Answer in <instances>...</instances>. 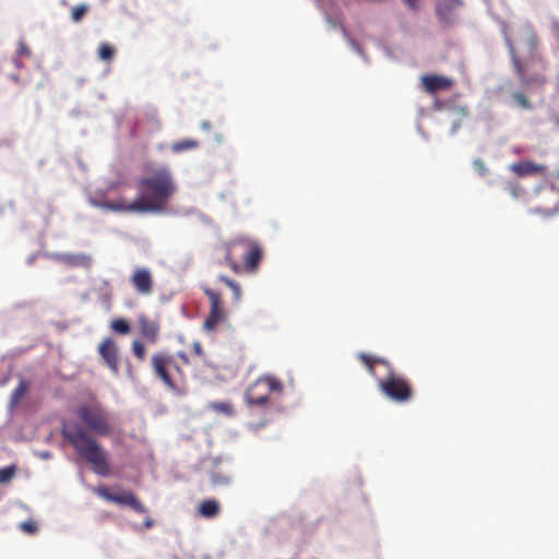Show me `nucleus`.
<instances>
[{
	"mask_svg": "<svg viewBox=\"0 0 559 559\" xmlns=\"http://www.w3.org/2000/svg\"><path fill=\"white\" fill-rule=\"evenodd\" d=\"M75 415L80 424L63 423L62 437L95 474L102 477L109 476L111 468L108 452L95 438L108 437L114 432L109 412L98 401H92L80 404Z\"/></svg>",
	"mask_w": 559,
	"mask_h": 559,
	"instance_id": "f257e3e1",
	"label": "nucleus"
},
{
	"mask_svg": "<svg viewBox=\"0 0 559 559\" xmlns=\"http://www.w3.org/2000/svg\"><path fill=\"white\" fill-rule=\"evenodd\" d=\"M136 187L139 194L132 202L108 201L104 207L124 213H160L177 190L168 168L152 170L138 180Z\"/></svg>",
	"mask_w": 559,
	"mask_h": 559,
	"instance_id": "f03ea898",
	"label": "nucleus"
},
{
	"mask_svg": "<svg viewBox=\"0 0 559 559\" xmlns=\"http://www.w3.org/2000/svg\"><path fill=\"white\" fill-rule=\"evenodd\" d=\"M358 358L366 366L369 373L378 381L379 390L390 400L406 403L413 397L411 381L395 372L390 362L383 358L368 354H359Z\"/></svg>",
	"mask_w": 559,
	"mask_h": 559,
	"instance_id": "7ed1b4c3",
	"label": "nucleus"
},
{
	"mask_svg": "<svg viewBox=\"0 0 559 559\" xmlns=\"http://www.w3.org/2000/svg\"><path fill=\"white\" fill-rule=\"evenodd\" d=\"M224 249L225 263L236 274L255 272L262 260V248L250 238L233 239L225 243Z\"/></svg>",
	"mask_w": 559,
	"mask_h": 559,
	"instance_id": "20e7f679",
	"label": "nucleus"
},
{
	"mask_svg": "<svg viewBox=\"0 0 559 559\" xmlns=\"http://www.w3.org/2000/svg\"><path fill=\"white\" fill-rule=\"evenodd\" d=\"M150 365L154 377L167 389L183 393L187 378L174 355L157 350L151 356Z\"/></svg>",
	"mask_w": 559,
	"mask_h": 559,
	"instance_id": "39448f33",
	"label": "nucleus"
},
{
	"mask_svg": "<svg viewBox=\"0 0 559 559\" xmlns=\"http://www.w3.org/2000/svg\"><path fill=\"white\" fill-rule=\"evenodd\" d=\"M283 384L274 377L258 378L246 392V402L250 406H263L272 392H282Z\"/></svg>",
	"mask_w": 559,
	"mask_h": 559,
	"instance_id": "423d86ee",
	"label": "nucleus"
},
{
	"mask_svg": "<svg viewBox=\"0 0 559 559\" xmlns=\"http://www.w3.org/2000/svg\"><path fill=\"white\" fill-rule=\"evenodd\" d=\"M93 492L106 501L117 503L119 506H127L136 513H146L147 509L138 499V497L130 490L122 491L121 493H112L109 487L105 485L93 488Z\"/></svg>",
	"mask_w": 559,
	"mask_h": 559,
	"instance_id": "0eeeda50",
	"label": "nucleus"
},
{
	"mask_svg": "<svg viewBox=\"0 0 559 559\" xmlns=\"http://www.w3.org/2000/svg\"><path fill=\"white\" fill-rule=\"evenodd\" d=\"M509 51L511 57V62L514 69V72L519 79V82L522 86H538L542 87L547 83V79L544 73H528L526 67L522 62L521 58L518 56L514 46L511 41H509Z\"/></svg>",
	"mask_w": 559,
	"mask_h": 559,
	"instance_id": "6e6552de",
	"label": "nucleus"
},
{
	"mask_svg": "<svg viewBox=\"0 0 559 559\" xmlns=\"http://www.w3.org/2000/svg\"><path fill=\"white\" fill-rule=\"evenodd\" d=\"M204 294L207 296L211 304L209 317L204 321V329L212 331L224 320L225 310L221 295L217 292L211 288H204Z\"/></svg>",
	"mask_w": 559,
	"mask_h": 559,
	"instance_id": "1a4fd4ad",
	"label": "nucleus"
},
{
	"mask_svg": "<svg viewBox=\"0 0 559 559\" xmlns=\"http://www.w3.org/2000/svg\"><path fill=\"white\" fill-rule=\"evenodd\" d=\"M98 354L109 370L117 376L120 369V355L117 343L111 337H106L98 346Z\"/></svg>",
	"mask_w": 559,
	"mask_h": 559,
	"instance_id": "9d476101",
	"label": "nucleus"
},
{
	"mask_svg": "<svg viewBox=\"0 0 559 559\" xmlns=\"http://www.w3.org/2000/svg\"><path fill=\"white\" fill-rule=\"evenodd\" d=\"M138 326L140 335L148 343L156 344L159 338L160 324L156 319L150 318L145 313L138 316Z\"/></svg>",
	"mask_w": 559,
	"mask_h": 559,
	"instance_id": "9b49d317",
	"label": "nucleus"
},
{
	"mask_svg": "<svg viewBox=\"0 0 559 559\" xmlns=\"http://www.w3.org/2000/svg\"><path fill=\"white\" fill-rule=\"evenodd\" d=\"M130 282L136 293L141 295H151L153 292V275L148 269L138 267L130 277Z\"/></svg>",
	"mask_w": 559,
	"mask_h": 559,
	"instance_id": "f8f14e48",
	"label": "nucleus"
},
{
	"mask_svg": "<svg viewBox=\"0 0 559 559\" xmlns=\"http://www.w3.org/2000/svg\"><path fill=\"white\" fill-rule=\"evenodd\" d=\"M421 84L426 92L435 94L438 91L450 90L453 86V80L438 74H427L421 76Z\"/></svg>",
	"mask_w": 559,
	"mask_h": 559,
	"instance_id": "ddd939ff",
	"label": "nucleus"
},
{
	"mask_svg": "<svg viewBox=\"0 0 559 559\" xmlns=\"http://www.w3.org/2000/svg\"><path fill=\"white\" fill-rule=\"evenodd\" d=\"M510 169L518 177L537 176L544 175L547 170V166L544 164H536L533 160H521L510 166Z\"/></svg>",
	"mask_w": 559,
	"mask_h": 559,
	"instance_id": "4468645a",
	"label": "nucleus"
},
{
	"mask_svg": "<svg viewBox=\"0 0 559 559\" xmlns=\"http://www.w3.org/2000/svg\"><path fill=\"white\" fill-rule=\"evenodd\" d=\"M219 512L221 506L216 499L203 500L198 507V514L204 519L216 518Z\"/></svg>",
	"mask_w": 559,
	"mask_h": 559,
	"instance_id": "2eb2a0df",
	"label": "nucleus"
},
{
	"mask_svg": "<svg viewBox=\"0 0 559 559\" xmlns=\"http://www.w3.org/2000/svg\"><path fill=\"white\" fill-rule=\"evenodd\" d=\"M62 261L70 266L90 267L92 263V258L84 253L66 254L62 258Z\"/></svg>",
	"mask_w": 559,
	"mask_h": 559,
	"instance_id": "dca6fc26",
	"label": "nucleus"
},
{
	"mask_svg": "<svg viewBox=\"0 0 559 559\" xmlns=\"http://www.w3.org/2000/svg\"><path fill=\"white\" fill-rule=\"evenodd\" d=\"M199 146V142L192 139H185L178 142L173 143L171 151L174 153H181L183 151H189L197 148Z\"/></svg>",
	"mask_w": 559,
	"mask_h": 559,
	"instance_id": "f3484780",
	"label": "nucleus"
},
{
	"mask_svg": "<svg viewBox=\"0 0 559 559\" xmlns=\"http://www.w3.org/2000/svg\"><path fill=\"white\" fill-rule=\"evenodd\" d=\"M210 408L216 413L224 414L226 416L234 415V406L229 402H212Z\"/></svg>",
	"mask_w": 559,
	"mask_h": 559,
	"instance_id": "a211bd4d",
	"label": "nucleus"
},
{
	"mask_svg": "<svg viewBox=\"0 0 559 559\" xmlns=\"http://www.w3.org/2000/svg\"><path fill=\"white\" fill-rule=\"evenodd\" d=\"M218 278L230 288L234 300L238 302L241 299V288L239 284L225 275H219Z\"/></svg>",
	"mask_w": 559,
	"mask_h": 559,
	"instance_id": "6ab92c4d",
	"label": "nucleus"
},
{
	"mask_svg": "<svg viewBox=\"0 0 559 559\" xmlns=\"http://www.w3.org/2000/svg\"><path fill=\"white\" fill-rule=\"evenodd\" d=\"M461 5L460 0H447V2H439L436 12L440 20H445V11H450L455 7Z\"/></svg>",
	"mask_w": 559,
	"mask_h": 559,
	"instance_id": "aec40b11",
	"label": "nucleus"
},
{
	"mask_svg": "<svg viewBox=\"0 0 559 559\" xmlns=\"http://www.w3.org/2000/svg\"><path fill=\"white\" fill-rule=\"evenodd\" d=\"M116 49L107 43H102L98 48V58L103 61H111L115 57Z\"/></svg>",
	"mask_w": 559,
	"mask_h": 559,
	"instance_id": "412c9836",
	"label": "nucleus"
},
{
	"mask_svg": "<svg viewBox=\"0 0 559 559\" xmlns=\"http://www.w3.org/2000/svg\"><path fill=\"white\" fill-rule=\"evenodd\" d=\"M131 350L138 361H144L146 358V347L140 340H133L131 344Z\"/></svg>",
	"mask_w": 559,
	"mask_h": 559,
	"instance_id": "4be33fe9",
	"label": "nucleus"
},
{
	"mask_svg": "<svg viewBox=\"0 0 559 559\" xmlns=\"http://www.w3.org/2000/svg\"><path fill=\"white\" fill-rule=\"evenodd\" d=\"M26 391H27V384L24 381H21L12 393V396H11L12 406H15L20 403V401L24 397Z\"/></svg>",
	"mask_w": 559,
	"mask_h": 559,
	"instance_id": "5701e85b",
	"label": "nucleus"
},
{
	"mask_svg": "<svg viewBox=\"0 0 559 559\" xmlns=\"http://www.w3.org/2000/svg\"><path fill=\"white\" fill-rule=\"evenodd\" d=\"M110 328L119 334H128L131 330L129 322L124 319H115L111 321Z\"/></svg>",
	"mask_w": 559,
	"mask_h": 559,
	"instance_id": "b1692460",
	"label": "nucleus"
},
{
	"mask_svg": "<svg viewBox=\"0 0 559 559\" xmlns=\"http://www.w3.org/2000/svg\"><path fill=\"white\" fill-rule=\"evenodd\" d=\"M16 474V467L14 465L5 466L0 468V484L10 483Z\"/></svg>",
	"mask_w": 559,
	"mask_h": 559,
	"instance_id": "393cba45",
	"label": "nucleus"
},
{
	"mask_svg": "<svg viewBox=\"0 0 559 559\" xmlns=\"http://www.w3.org/2000/svg\"><path fill=\"white\" fill-rule=\"evenodd\" d=\"M512 98L522 109H532V103L524 93L515 92L512 94Z\"/></svg>",
	"mask_w": 559,
	"mask_h": 559,
	"instance_id": "a878e982",
	"label": "nucleus"
},
{
	"mask_svg": "<svg viewBox=\"0 0 559 559\" xmlns=\"http://www.w3.org/2000/svg\"><path fill=\"white\" fill-rule=\"evenodd\" d=\"M88 7L86 4H80L72 9L71 17L73 22H80L83 16L87 13Z\"/></svg>",
	"mask_w": 559,
	"mask_h": 559,
	"instance_id": "bb28decb",
	"label": "nucleus"
},
{
	"mask_svg": "<svg viewBox=\"0 0 559 559\" xmlns=\"http://www.w3.org/2000/svg\"><path fill=\"white\" fill-rule=\"evenodd\" d=\"M20 528L27 534H35L38 531L37 524L33 520L22 522Z\"/></svg>",
	"mask_w": 559,
	"mask_h": 559,
	"instance_id": "cd10ccee",
	"label": "nucleus"
},
{
	"mask_svg": "<svg viewBox=\"0 0 559 559\" xmlns=\"http://www.w3.org/2000/svg\"><path fill=\"white\" fill-rule=\"evenodd\" d=\"M228 483H229V478L227 476L217 475V474H213L211 476V484L213 486H224V485H227Z\"/></svg>",
	"mask_w": 559,
	"mask_h": 559,
	"instance_id": "c85d7f7f",
	"label": "nucleus"
},
{
	"mask_svg": "<svg viewBox=\"0 0 559 559\" xmlns=\"http://www.w3.org/2000/svg\"><path fill=\"white\" fill-rule=\"evenodd\" d=\"M16 53L20 58L31 57L32 51L29 47L26 45V43L21 40L17 45Z\"/></svg>",
	"mask_w": 559,
	"mask_h": 559,
	"instance_id": "c756f323",
	"label": "nucleus"
},
{
	"mask_svg": "<svg viewBox=\"0 0 559 559\" xmlns=\"http://www.w3.org/2000/svg\"><path fill=\"white\" fill-rule=\"evenodd\" d=\"M473 166L475 170L481 176H485L488 171L486 164L479 158L473 162Z\"/></svg>",
	"mask_w": 559,
	"mask_h": 559,
	"instance_id": "7c9ffc66",
	"label": "nucleus"
},
{
	"mask_svg": "<svg viewBox=\"0 0 559 559\" xmlns=\"http://www.w3.org/2000/svg\"><path fill=\"white\" fill-rule=\"evenodd\" d=\"M547 182L551 186L552 189H559V169L555 174L548 175Z\"/></svg>",
	"mask_w": 559,
	"mask_h": 559,
	"instance_id": "2f4dec72",
	"label": "nucleus"
},
{
	"mask_svg": "<svg viewBox=\"0 0 559 559\" xmlns=\"http://www.w3.org/2000/svg\"><path fill=\"white\" fill-rule=\"evenodd\" d=\"M192 350L199 357H203V355H204V352H203V348H202V345L200 342H193Z\"/></svg>",
	"mask_w": 559,
	"mask_h": 559,
	"instance_id": "473e14b6",
	"label": "nucleus"
},
{
	"mask_svg": "<svg viewBox=\"0 0 559 559\" xmlns=\"http://www.w3.org/2000/svg\"><path fill=\"white\" fill-rule=\"evenodd\" d=\"M177 356L181 359L183 364L188 365L190 362L189 357L186 353L179 352Z\"/></svg>",
	"mask_w": 559,
	"mask_h": 559,
	"instance_id": "72a5a7b5",
	"label": "nucleus"
},
{
	"mask_svg": "<svg viewBox=\"0 0 559 559\" xmlns=\"http://www.w3.org/2000/svg\"><path fill=\"white\" fill-rule=\"evenodd\" d=\"M406 2V4L412 9V10H416L417 9V0H404Z\"/></svg>",
	"mask_w": 559,
	"mask_h": 559,
	"instance_id": "f704fd0d",
	"label": "nucleus"
},
{
	"mask_svg": "<svg viewBox=\"0 0 559 559\" xmlns=\"http://www.w3.org/2000/svg\"><path fill=\"white\" fill-rule=\"evenodd\" d=\"M144 526H145L146 528H151V527L153 526V520H152V519H150V518H148V519H146V520L144 521Z\"/></svg>",
	"mask_w": 559,
	"mask_h": 559,
	"instance_id": "c9c22d12",
	"label": "nucleus"
},
{
	"mask_svg": "<svg viewBox=\"0 0 559 559\" xmlns=\"http://www.w3.org/2000/svg\"><path fill=\"white\" fill-rule=\"evenodd\" d=\"M201 127H202V129H204V130H207V131H209V130H211V127H212V126H211V122H209V121H204V122H202V126H201Z\"/></svg>",
	"mask_w": 559,
	"mask_h": 559,
	"instance_id": "e433bc0d",
	"label": "nucleus"
}]
</instances>
